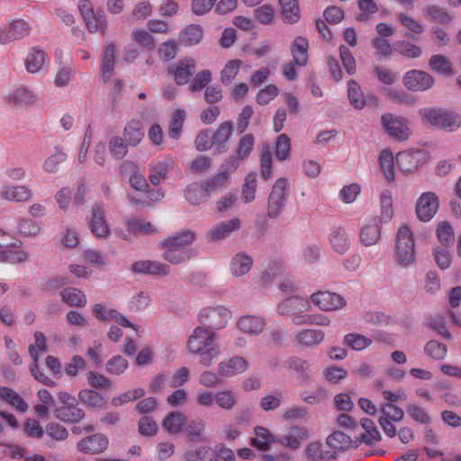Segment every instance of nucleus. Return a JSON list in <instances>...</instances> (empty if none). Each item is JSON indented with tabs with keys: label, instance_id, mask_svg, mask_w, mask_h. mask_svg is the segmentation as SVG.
Wrapping results in <instances>:
<instances>
[{
	"label": "nucleus",
	"instance_id": "f257e3e1",
	"mask_svg": "<svg viewBox=\"0 0 461 461\" xmlns=\"http://www.w3.org/2000/svg\"><path fill=\"white\" fill-rule=\"evenodd\" d=\"M215 333L204 327H196L187 341V348L190 353L200 356V364L210 366L221 351L218 346L213 345Z\"/></svg>",
	"mask_w": 461,
	"mask_h": 461
},
{
	"label": "nucleus",
	"instance_id": "f03ea898",
	"mask_svg": "<svg viewBox=\"0 0 461 461\" xmlns=\"http://www.w3.org/2000/svg\"><path fill=\"white\" fill-rule=\"evenodd\" d=\"M381 215L368 219L361 228L359 238L364 246H372L378 242L381 236L379 223L389 221L393 215V198L391 192L384 190L380 195Z\"/></svg>",
	"mask_w": 461,
	"mask_h": 461
},
{
	"label": "nucleus",
	"instance_id": "7ed1b4c3",
	"mask_svg": "<svg viewBox=\"0 0 461 461\" xmlns=\"http://www.w3.org/2000/svg\"><path fill=\"white\" fill-rule=\"evenodd\" d=\"M420 114L424 123L446 131H454L461 126V116L452 111L424 108Z\"/></svg>",
	"mask_w": 461,
	"mask_h": 461
},
{
	"label": "nucleus",
	"instance_id": "20e7f679",
	"mask_svg": "<svg viewBox=\"0 0 461 461\" xmlns=\"http://www.w3.org/2000/svg\"><path fill=\"white\" fill-rule=\"evenodd\" d=\"M395 257L398 265L409 267L415 263V243L411 229L402 225L399 228L395 240Z\"/></svg>",
	"mask_w": 461,
	"mask_h": 461
},
{
	"label": "nucleus",
	"instance_id": "39448f33",
	"mask_svg": "<svg viewBox=\"0 0 461 461\" xmlns=\"http://www.w3.org/2000/svg\"><path fill=\"white\" fill-rule=\"evenodd\" d=\"M287 180L278 178L268 196L267 214L268 218L275 219L279 216L286 203L288 193L286 191Z\"/></svg>",
	"mask_w": 461,
	"mask_h": 461
},
{
	"label": "nucleus",
	"instance_id": "423d86ee",
	"mask_svg": "<svg viewBox=\"0 0 461 461\" xmlns=\"http://www.w3.org/2000/svg\"><path fill=\"white\" fill-rule=\"evenodd\" d=\"M231 317V312L224 306L219 305L215 307H205L199 314V321L203 325H206L214 330L223 329L228 321Z\"/></svg>",
	"mask_w": 461,
	"mask_h": 461
},
{
	"label": "nucleus",
	"instance_id": "0eeeda50",
	"mask_svg": "<svg viewBox=\"0 0 461 461\" xmlns=\"http://www.w3.org/2000/svg\"><path fill=\"white\" fill-rule=\"evenodd\" d=\"M238 165L239 164L236 162L234 158H229L221 166L219 172L214 176L207 179L204 182H202L209 195L212 192H216L227 187L229 183V176L231 172L236 170Z\"/></svg>",
	"mask_w": 461,
	"mask_h": 461
},
{
	"label": "nucleus",
	"instance_id": "6e6552de",
	"mask_svg": "<svg viewBox=\"0 0 461 461\" xmlns=\"http://www.w3.org/2000/svg\"><path fill=\"white\" fill-rule=\"evenodd\" d=\"M381 121L391 137L398 140H405L410 138L411 131L406 119L394 116L392 113H385L382 116Z\"/></svg>",
	"mask_w": 461,
	"mask_h": 461
},
{
	"label": "nucleus",
	"instance_id": "1a4fd4ad",
	"mask_svg": "<svg viewBox=\"0 0 461 461\" xmlns=\"http://www.w3.org/2000/svg\"><path fill=\"white\" fill-rule=\"evenodd\" d=\"M32 32L29 23L23 20H14L9 23L8 27L2 29L0 34V44H8L12 41L22 40L28 36Z\"/></svg>",
	"mask_w": 461,
	"mask_h": 461
},
{
	"label": "nucleus",
	"instance_id": "9d476101",
	"mask_svg": "<svg viewBox=\"0 0 461 461\" xmlns=\"http://www.w3.org/2000/svg\"><path fill=\"white\" fill-rule=\"evenodd\" d=\"M311 298L314 305L325 312L337 311L346 305V301L342 296L328 291L314 293Z\"/></svg>",
	"mask_w": 461,
	"mask_h": 461
},
{
	"label": "nucleus",
	"instance_id": "9b49d317",
	"mask_svg": "<svg viewBox=\"0 0 461 461\" xmlns=\"http://www.w3.org/2000/svg\"><path fill=\"white\" fill-rule=\"evenodd\" d=\"M438 198L436 194L432 192L423 193L416 205L418 218L422 221H429L438 212Z\"/></svg>",
	"mask_w": 461,
	"mask_h": 461
},
{
	"label": "nucleus",
	"instance_id": "f8f14e48",
	"mask_svg": "<svg viewBox=\"0 0 461 461\" xmlns=\"http://www.w3.org/2000/svg\"><path fill=\"white\" fill-rule=\"evenodd\" d=\"M168 72L174 77L177 85H185L195 72V61L191 58L182 59L169 66Z\"/></svg>",
	"mask_w": 461,
	"mask_h": 461
},
{
	"label": "nucleus",
	"instance_id": "ddd939ff",
	"mask_svg": "<svg viewBox=\"0 0 461 461\" xmlns=\"http://www.w3.org/2000/svg\"><path fill=\"white\" fill-rule=\"evenodd\" d=\"M108 438L101 433H96L80 439L77 444L79 452L95 455L104 452L108 447Z\"/></svg>",
	"mask_w": 461,
	"mask_h": 461
},
{
	"label": "nucleus",
	"instance_id": "4468645a",
	"mask_svg": "<svg viewBox=\"0 0 461 461\" xmlns=\"http://www.w3.org/2000/svg\"><path fill=\"white\" fill-rule=\"evenodd\" d=\"M432 77L420 70H411L403 77L404 86L412 91H424L433 85Z\"/></svg>",
	"mask_w": 461,
	"mask_h": 461
},
{
	"label": "nucleus",
	"instance_id": "2eb2a0df",
	"mask_svg": "<svg viewBox=\"0 0 461 461\" xmlns=\"http://www.w3.org/2000/svg\"><path fill=\"white\" fill-rule=\"evenodd\" d=\"M93 314L100 321L113 320L117 324L125 328H132L138 332V329L124 315L114 309H108L101 303H96L93 307Z\"/></svg>",
	"mask_w": 461,
	"mask_h": 461
},
{
	"label": "nucleus",
	"instance_id": "dca6fc26",
	"mask_svg": "<svg viewBox=\"0 0 461 461\" xmlns=\"http://www.w3.org/2000/svg\"><path fill=\"white\" fill-rule=\"evenodd\" d=\"M424 158L421 150L409 149L396 155V163L402 172H411L418 168Z\"/></svg>",
	"mask_w": 461,
	"mask_h": 461
},
{
	"label": "nucleus",
	"instance_id": "f3484780",
	"mask_svg": "<svg viewBox=\"0 0 461 461\" xmlns=\"http://www.w3.org/2000/svg\"><path fill=\"white\" fill-rule=\"evenodd\" d=\"M175 166V161L171 157H166L161 159L154 160L149 165V181L158 185L166 177L170 169Z\"/></svg>",
	"mask_w": 461,
	"mask_h": 461
},
{
	"label": "nucleus",
	"instance_id": "a211bd4d",
	"mask_svg": "<svg viewBox=\"0 0 461 461\" xmlns=\"http://www.w3.org/2000/svg\"><path fill=\"white\" fill-rule=\"evenodd\" d=\"M310 302L303 297H289L277 305V312L281 315H296L306 312L310 309Z\"/></svg>",
	"mask_w": 461,
	"mask_h": 461
},
{
	"label": "nucleus",
	"instance_id": "6ab92c4d",
	"mask_svg": "<svg viewBox=\"0 0 461 461\" xmlns=\"http://www.w3.org/2000/svg\"><path fill=\"white\" fill-rule=\"evenodd\" d=\"M327 445L336 452L346 451L350 448H357L359 446L357 436L352 439L350 436L341 431H335L327 438Z\"/></svg>",
	"mask_w": 461,
	"mask_h": 461
},
{
	"label": "nucleus",
	"instance_id": "aec40b11",
	"mask_svg": "<svg viewBox=\"0 0 461 461\" xmlns=\"http://www.w3.org/2000/svg\"><path fill=\"white\" fill-rule=\"evenodd\" d=\"M233 125L230 121L221 122L212 135L213 146L219 153L225 152L232 135Z\"/></svg>",
	"mask_w": 461,
	"mask_h": 461
},
{
	"label": "nucleus",
	"instance_id": "412c9836",
	"mask_svg": "<svg viewBox=\"0 0 461 461\" xmlns=\"http://www.w3.org/2000/svg\"><path fill=\"white\" fill-rule=\"evenodd\" d=\"M131 270L135 273L167 276L170 272V267L159 261L140 260L132 264Z\"/></svg>",
	"mask_w": 461,
	"mask_h": 461
},
{
	"label": "nucleus",
	"instance_id": "4be33fe9",
	"mask_svg": "<svg viewBox=\"0 0 461 461\" xmlns=\"http://www.w3.org/2000/svg\"><path fill=\"white\" fill-rule=\"evenodd\" d=\"M89 226L92 233L97 238H106L110 234L104 212L99 205H95L92 209Z\"/></svg>",
	"mask_w": 461,
	"mask_h": 461
},
{
	"label": "nucleus",
	"instance_id": "5701e85b",
	"mask_svg": "<svg viewBox=\"0 0 461 461\" xmlns=\"http://www.w3.org/2000/svg\"><path fill=\"white\" fill-rule=\"evenodd\" d=\"M0 196L7 201L21 203L31 200L32 192L25 185H3Z\"/></svg>",
	"mask_w": 461,
	"mask_h": 461
},
{
	"label": "nucleus",
	"instance_id": "b1692460",
	"mask_svg": "<svg viewBox=\"0 0 461 461\" xmlns=\"http://www.w3.org/2000/svg\"><path fill=\"white\" fill-rule=\"evenodd\" d=\"M247 368L248 363L243 357H234L219 364L218 374L223 377L233 376L245 372Z\"/></svg>",
	"mask_w": 461,
	"mask_h": 461
},
{
	"label": "nucleus",
	"instance_id": "393cba45",
	"mask_svg": "<svg viewBox=\"0 0 461 461\" xmlns=\"http://www.w3.org/2000/svg\"><path fill=\"white\" fill-rule=\"evenodd\" d=\"M309 43L303 37H296L291 45V54L293 56V62L299 68H303L307 65L309 60Z\"/></svg>",
	"mask_w": 461,
	"mask_h": 461
},
{
	"label": "nucleus",
	"instance_id": "a878e982",
	"mask_svg": "<svg viewBox=\"0 0 461 461\" xmlns=\"http://www.w3.org/2000/svg\"><path fill=\"white\" fill-rule=\"evenodd\" d=\"M329 241L333 250L339 254L346 253L350 248L348 236L341 227H336L330 230Z\"/></svg>",
	"mask_w": 461,
	"mask_h": 461
},
{
	"label": "nucleus",
	"instance_id": "bb28decb",
	"mask_svg": "<svg viewBox=\"0 0 461 461\" xmlns=\"http://www.w3.org/2000/svg\"><path fill=\"white\" fill-rule=\"evenodd\" d=\"M240 228V221L238 218L222 221L214 226L209 232L208 237L211 240H220L229 237L233 231Z\"/></svg>",
	"mask_w": 461,
	"mask_h": 461
},
{
	"label": "nucleus",
	"instance_id": "cd10ccee",
	"mask_svg": "<svg viewBox=\"0 0 461 461\" xmlns=\"http://www.w3.org/2000/svg\"><path fill=\"white\" fill-rule=\"evenodd\" d=\"M324 337L325 333L321 330L304 329L295 334V340L302 347L312 348L321 344Z\"/></svg>",
	"mask_w": 461,
	"mask_h": 461
},
{
	"label": "nucleus",
	"instance_id": "c85d7f7f",
	"mask_svg": "<svg viewBox=\"0 0 461 461\" xmlns=\"http://www.w3.org/2000/svg\"><path fill=\"white\" fill-rule=\"evenodd\" d=\"M308 438V431L304 428L292 427L288 433L284 437L276 439V442L284 447L291 449H297L301 445V441Z\"/></svg>",
	"mask_w": 461,
	"mask_h": 461
},
{
	"label": "nucleus",
	"instance_id": "c756f323",
	"mask_svg": "<svg viewBox=\"0 0 461 461\" xmlns=\"http://www.w3.org/2000/svg\"><path fill=\"white\" fill-rule=\"evenodd\" d=\"M55 417L63 422L76 423L85 417V412L76 403L62 405L55 410Z\"/></svg>",
	"mask_w": 461,
	"mask_h": 461
},
{
	"label": "nucleus",
	"instance_id": "7c9ffc66",
	"mask_svg": "<svg viewBox=\"0 0 461 461\" xmlns=\"http://www.w3.org/2000/svg\"><path fill=\"white\" fill-rule=\"evenodd\" d=\"M360 427L365 430V433H362L359 437L357 436L359 445L365 443L371 446L381 439L380 432L372 420L368 418L362 419Z\"/></svg>",
	"mask_w": 461,
	"mask_h": 461
},
{
	"label": "nucleus",
	"instance_id": "2f4dec72",
	"mask_svg": "<svg viewBox=\"0 0 461 461\" xmlns=\"http://www.w3.org/2000/svg\"><path fill=\"white\" fill-rule=\"evenodd\" d=\"M254 432L256 437L250 439V445L259 451L268 450L271 444L276 441L272 433L264 427H255Z\"/></svg>",
	"mask_w": 461,
	"mask_h": 461
},
{
	"label": "nucleus",
	"instance_id": "473e14b6",
	"mask_svg": "<svg viewBox=\"0 0 461 461\" xmlns=\"http://www.w3.org/2000/svg\"><path fill=\"white\" fill-rule=\"evenodd\" d=\"M122 168L124 171L131 173L129 181L132 188L139 191L146 190L149 185L138 166L131 161H125Z\"/></svg>",
	"mask_w": 461,
	"mask_h": 461
},
{
	"label": "nucleus",
	"instance_id": "72a5a7b5",
	"mask_svg": "<svg viewBox=\"0 0 461 461\" xmlns=\"http://www.w3.org/2000/svg\"><path fill=\"white\" fill-rule=\"evenodd\" d=\"M207 190L201 183H193L189 185L185 190V197L191 204H199L207 201L209 198Z\"/></svg>",
	"mask_w": 461,
	"mask_h": 461
},
{
	"label": "nucleus",
	"instance_id": "f704fd0d",
	"mask_svg": "<svg viewBox=\"0 0 461 461\" xmlns=\"http://www.w3.org/2000/svg\"><path fill=\"white\" fill-rule=\"evenodd\" d=\"M237 325L238 328L245 333L258 334L263 330L265 327V321L262 318L253 315H247L241 317L238 321Z\"/></svg>",
	"mask_w": 461,
	"mask_h": 461
},
{
	"label": "nucleus",
	"instance_id": "c9c22d12",
	"mask_svg": "<svg viewBox=\"0 0 461 461\" xmlns=\"http://www.w3.org/2000/svg\"><path fill=\"white\" fill-rule=\"evenodd\" d=\"M0 398L21 412H25L28 410L26 402L20 394L9 387H0Z\"/></svg>",
	"mask_w": 461,
	"mask_h": 461
},
{
	"label": "nucleus",
	"instance_id": "e433bc0d",
	"mask_svg": "<svg viewBox=\"0 0 461 461\" xmlns=\"http://www.w3.org/2000/svg\"><path fill=\"white\" fill-rule=\"evenodd\" d=\"M283 20L288 23H294L300 19L298 0H279Z\"/></svg>",
	"mask_w": 461,
	"mask_h": 461
},
{
	"label": "nucleus",
	"instance_id": "4c0bfd02",
	"mask_svg": "<svg viewBox=\"0 0 461 461\" xmlns=\"http://www.w3.org/2000/svg\"><path fill=\"white\" fill-rule=\"evenodd\" d=\"M84 21L90 33L100 32L102 35L105 34L107 23L104 12H95L92 15L86 17Z\"/></svg>",
	"mask_w": 461,
	"mask_h": 461
},
{
	"label": "nucleus",
	"instance_id": "58836bf2",
	"mask_svg": "<svg viewBox=\"0 0 461 461\" xmlns=\"http://www.w3.org/2000/svg\"><path fill=\"white\" fill-rule=\"evenodd\" d=\"M62 301L72 307H84L86 304L85 294L77 288L68 287L60 292Z\"/></svg>",
	"mask_w": 461,
	"mask_h": 461
},
{
	"label": "nucleus",
	"instance_id": "ea45409f",
	"mask_svg": "<svg viewBox=\"0 0 461 461\" xmlns=\"http://www.w3.org/2000/svg\"><path fill=\"white\" fill-rule=\"evenodd\" d=\"M306 455L313 461H329L336 458V455L319 442H312L306 447Z\"/></svg>",
	"mask_w": 461,
	"mask_h": 461
},
{
	"label": "nucleus",
	"instance_id": "a19ab883",
	"mask_svg": "<svg viewBox=\"0 0 461 461\" xmlns=\"http://www.w3.org/2000/svg\"><path fill=\"white\" fill-rule=\"evenodd\" d=\"M126 225L127 230L134 235H151L157 232V229L153 224L137 218L128 219Z\"/></svg>",
	"mask_w": 461,
	"mask_h": 461
},
{
	"label": "nucleus",
	"instance_id": "79ce46f5",
	"mask_svg": "<svg viewBox=\"0 0 461 461\" xmlns=\"http://www.w3.org/2000/svg\"><path fill=\"white\" fill-rule=\"evenodd\" d=\"M36 100V95L25 87H19L8 95V102L18 106L32 104Z\"/></svg>",
	"mask_w": 461,
	"mask_h": 461
},
{
	"label": "nucleus",
	"instance_id": "37998d69",
	"mask_svg": "<svg viewBox=\"0 0 461 461\" xmlns=\"http://www.w3.org/2000/svg\"><path fill=\"white\" fill-rule=\"evenodd\" d=\"M194 240V233L190 230L183 231L169 237L163 241L164 247H171L177 249H187L186 246Z\"/></svg>",
	"mask_w": 461,
	"mask_h": 461
},
{
	"label": "nucleus",
	"instance_id": "c03bdc74",
	"mask_svg": "<svg viewBox=\"0 0 461 461\" xmlns=\"http://www.w3.org/2000/svg\"><path fill=\"white\" fill-rule=\"evenodd\" d=\"M202 38V28L199 25L191 24L181 32L179 42L185 46H192L199 43Z\"/></svg>",
	"mask_w": 461,
	"mask_h": 461
},
{
	"label": "nucleus",
	"instance_id": "a18cd8bd",
	"mask_svg": "<svg viewBox=\"0 0 461 461\" xmlns=\"http://www.w3.org/2000/svg\"><path fill=\"white\" fill-rule=\"evenodd\" d=\"M255 145V137L251 133L243 135L237 143L236 156L233 157L238 163V159L245 160L252 152Z\"/></svg>",
	"mask_w": 461,
	"mask_h": 461
},
{
	"label": "nucleus",
	"instance_id": "49530a36",
	"mask_svg": "<svg viewBox=\"0 0 461 461\" xmlns=\"http://www.w3.org/2000/svg\"><path fill=\"white\" fill-rule=\"evenodd\" d=\"M126 141L131 146L138 145L144 137V131L140 121H131L124 129Z\"/></svg>",
	"mask_w": 461,
	"mask_h": 461
},
{
	"label": "nucleus",
	"instance_id": "de8ad7c7",
	"mask_svg": "<svg viewBox=\"0 0 461 461\" xmlns=\"http://www.w3.org/2000/svg\"><path fill=\"white\" fill-rule=\"evenodd\" d=\"M45 63V52L40 49L32 48L25 59V67L28 72H39Z\"/></svg>",
	"mask_w": 461,
	"mask_h": 461
},
{
	"label": "nucleus",
	"instance_id": "09e8293b",
	"mask_svg": "<svg viewBox=\"0 0 461 461\" xmlns=\"http://www.w3.org/2000/svg\"><path fill=\"white\" fill-rule=\"evenodd\" d=\"M252 263V258L249 256L239 253L231 260V273L236 276H243L250 270Z\"/></svg>",
	"mask_w": 461,
	"mask_h": 461
},
{
	"label": "nucleus",
	"instance_id": "8fccbe9b",
	"mask_svg": "<svg viewBox=\"0 0 461 461\" xmlns=\"http://www.w3.org/2000/svg\"><path fill=\"white\" fill-rule=\"evenodd\" d=\"M380 168L388 182H393L395 178L394 175V158L392 152L384 149L379 155Z\"/></svg>",
	"mask_w": 461,
	"mask_h": 461
},
{
	"label": "nucleus",
	"instance_id": "3c124183",
	"mask_svg": "<svg viewBox=\"0 0 461 461\" xmlns=\"http://www.w3.org/2000/svg\"><path fill=\"white\" fill-rule=\"evenodd\" d=\"M186 421L185 416L178 411H172L163 420V427L172 434L178 433Z\"/></svg>",
	"mask_w": 461,
	"mask_h": 461
},
{
	"label": "nucleus",
	"instance_id": "603ef678",
	"mask_svg": "<svg viewBox=\"0 0 461 461\" xmlns=\"http://www.w3.org/2000/svg\"><path fill=\"white\" fill-rule=\"evenodd\" d=\"M78 398L82 403L96 409L103 408L106 403L104 398L94 390H81L78 393Z\"/></svg>",
	"mask_w": 461,
	"mask_h": 461
},
{
	"label": "nucleus",
	"instance_id": "864d4df0",
	"mask_svg": "<svg viewBox=\"0 0 461 461\" xmlns=\"http://www.w3.org/2000/svg\"><path fill=\"white\" fill-rule=\"evenodd\" d=\"M348 96L352 106L356 109H362L366 105V99L360 86L355 80L348 83Z\"/></svg>",
	"mask_w": 461,
	"mask_h": 461
},
{
	"label": "nucleus",
	"instance_id": "5fc2aeb1",
	"mask_svg": "<svg viewBox=\"0 0 461 461\" xmlns=\"http://www.w3.org/2000/svg\"><path fill=\"white\" fill-rule=\"evenodd\" d=\"M242 64L243 62L238 59L229 60L221 71V82L225 86L230 85L238 75Z\"/></svg>",
	"mask_w": 461,
	"mask_h": 461
},
{
	"label": "nucleus",
	"instance_id": "6e6d98bb",
	"mask_svg": "<svg viewBox=\"0 0 461 461\" xmlns=\"http://www.w3.org/2000/svg\"><path fill=\"white\" fill-rule=\"evenodd\" d=\"M185 119V112L184 110L177 109L173 112L168 129V136L171 139L178 140L180 138Z\"/></svg>",
	"mask_w": 461,
	"mask_h": 461
},
{
	"label": "nucleus",
	"instance_id": "4d7b16f0",
	"mask_svg": "<svg viewBox=\"0 0 461 461\" xmlns=\"http://www.w3.org/2000/svg\"><path fill=\"white\" fill-rule=\"evenodd\" d=\"M163 254L165 260L171 264H180L191 258L192 253L189 249H177L171 247H165Z\"/></svg>",
	"mask_w": 461,
	"mask_h": 461
},
{
	"label": "nucleus",
	"instance_id": "13d9d810",
	"mask_svg": "<svg viewBox=\"0 0 461 461\" xmlns=\"http://www.w3.org/2000/svg\"><path fill=\"white\" fill-rule=\"evenodd\" d=\"M67 154L62 149H56L55 152L45 159L43 169L48 173H55L59 170V165L67 160Z\"/></svg>",
	"mask_w": 461,
	"mask_h": 461
},
{
	"label": "nucleus",
	"instance_id": "bf43d9fd",
	"mask_svg": "<svg viewBox=\"0 0 461 461\" xmlns=\"http://www.w3.org/2000/svg\"><path fill=\"white\" fill-rule=\"evenodd\" d=\"M257 174L250 172L245 177V182L242 187V198L245 203H251L255 199V194L258 186Z\"/></svg>",
	"mask_w": 461,
	"mask_h": 461
},
{
	"label": "nucleus",
	"instance_id": "052dcab7",
	"mask_svg": "<svg viewBox=\"0 0 461 461\" xmlns=\"http://www.w3.org/2000/svg\"><path fill=\"white\" fill-rule=\"evenodd\" d=\"M424 352L435 360H442L447 354V348L437 340H429L424 347Z\"/></svg>",
	"mask_w": 461,
	"mask_h": 461
},
{
	"label": "nucleus",
	"instance_id": "680f3d73",
	"mask_svg": "<svg viewBox=\"0 0 461 461\" xmlns=\"http://www.w3.org/2000/svg\"><path fill=\"white\" fill-rule=\"evenodd\" d=\"M344 343L354 350H362L372 344V339L358 333H350L344 337Z\"/></svg>",
	"mask_w": 461,
	"mask_h": 461
},
{
	"label": "nucleus",
	"instance_id": "e2e57ef3",
	"mask_svg": "<svg viewBox=\"0 0 461 461\" xmlns=\"http://www.w3.org/2000/svg\"><path fill=\"white\" fill-rule=\"evenodd\" d=\"M215 402L220 408L230 411L236 405L237 396L230 390L219 391L215 393Z\"/></svg>",
	"mask_w": 461,
	"mask_h": 461
},
{
	"label": "nucleus",
	"instance_id": "0e129e2a",
	"mask_svg": "<svg viewBox=\"0 0 461 461\" xmlns=\"http://www.w3.org/2000/svg\"><path fill=\"white\" fill-rule=\"evenodd\" d=\"M429 67L432 70L444 75L452 74V67L448 59L443 55H433L429 59Z\"/></svg>",
	"mask_w": 461,
	"mask_h": 461
},
{
	"label": "nucleus",
	"instance_id": "69168bd1",
	"mask_svg": "<svg viewBox=\"0 0 461 461\" xmlns=\"http://www.w3.org/2000/svg\"><path fill=\"white\" fill-rule=\"evenodd\" d=\"M291 151V140L286 134H280L276 141L275 154L277 159L285 160Z\"/></svg>",
	"mask_w": 461,
	"mask_h": 461
},
{
	"label": "nucleus",
	"instance_id": "338daca9",
	"mask_svg": "<svg viewBox=\"0 0 461 461\" xmlns=\"http://www.w3.org/2000/svg\"><path fill=\"white\" fill-rule=\"evenodd\" d=\"M34 344L29 346V354L33 361L39 362V352L47 350V339L41 331L34 333Z\"/></svg>",
	"mask_w": 461,
	"mask_h": 461
},
{
	"label": "nucleus",
	"instance_id": "774afa93",
	"mask_svg": "<svg viewBox=\"0 0 461 461\" xmlns=\"http://www.w3.org/2000/svg\"><path fill=\"white\" fill-rule=\"evenodd\" d=\"M132 38L136 43L149 50H152L155 48V40L153 36L143 29H135L132 32Z\"/></svg>",
	"mask_w": 461,
	"mask_h": 461
}]
</instances>
